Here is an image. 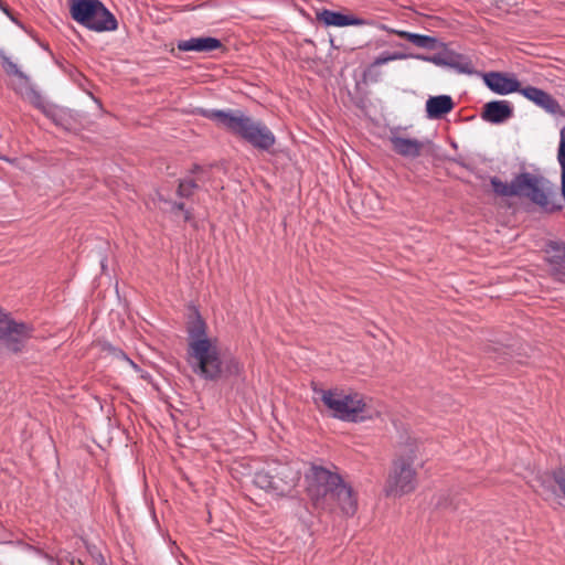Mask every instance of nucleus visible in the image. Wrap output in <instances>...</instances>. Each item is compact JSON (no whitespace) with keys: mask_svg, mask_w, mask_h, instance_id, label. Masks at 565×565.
Returning a JSON list of instances; mask_svg holds the SVG:
<instances>
[{"mask_svg":"<svg viewBox=\"0 0 565 565\" xmlns=\"http://www.w3.org/2000/svg\"><path fill=\"white\" fill-rule=\"evenodd\" d=\"M241 370V366H239V363L237 361H231L230 365H228V371L230 373L232 374H237Z\"/></svg>","mask_w":565,"mask_h":565,"instance_id":"c85d7f7f","label":"nucleus"},{"mask_svg":"<svg viewBox=\"0 0 565 565\" xmlns=\"http://www.w3.org/2000/svg\"><path fill=\"white\" fill-rule=\"evenodd\" d=\"M205 177V170L201 167L195 164L193 169L191 170V174L188 177H184L179 182V196H190L193 194V192L199 188V183L204 181Z\"/></svg>","mask_w":565,"mask_h":565,"instance_id":"6ab92c4d","label":"nucleus"},{"mask_svg":"<svg viewBox=\"0 0 565 565\" xmlns=\"http://www.w3.org/2000/svg\"><path fill=\"white\" fill-rule=\"evenodd\" d=\"M300 479L297 463L270 460L254 476V483L268 492L279 495L289 493Z\"/></svg>","mask_w":565,"mask_h":565,"instance_id":"39448f33","label":"nucleus"},{"mask_svg":"<svg viewBox=\"0 0 565 565\" xmlns=\"http://www.w3.org/2000/svg\"><path fill=\"white\" fill-rule=\"evenodd\" d=\"M124 361L127 362L135 372H139V365L137 363H135L129 356H128V360H124Z\"/></svg>","mask_w":565,"mask_h":565,"instance_id":"7c9ffc66","label":"nucleus"},{"mask_svg":"<svg viewBox=\"0 0 565 565\" xmlns=\"http://www.w3.org/2000/svg\"><path fill=\"white\" fill-rule=\"evenodd\" d=\"M44 116L47 117L55 126L61 127L66 131H75L79 124L76 113L55 104L45 109Z\"/></svg>","mask_w":565,"mask_h":565,"instance_id":"ddd939ff","label":"nucleus"},{"mask_svg":"<svg viewBox=\"0 0 565 565\" xmlns=\"http://www.w3.org/2000/svg\"><path fill=\"white\" fill-rule=\"evenodd\" d=\"M191 218L189 211L184 212V220L189 221Z\"/></svg>","mask_w":565,"mask_h":565,"instance_id":"473e14b6","label":"nucleus"},{"mask_svg":"<svg viewBox=\"0 0 565 565\" xmlns=\"http://www.w3.org/2000/svg\"><path fill=\"white\" fill-rule=\"evenodd\" d=\"M100 266H102V268H105L104 260L100 262Z\"/></svg>","mask_w":565,"mask_h":565,"instance_id":"c9c22d12","label":"nucleus"},{"mask_svg":"<svg viewBox=\"0 0 565 565\" xmlns=\"http://www.w3.org/2000/svg\"><path fill=\"white\" fill-rule=\"evenodd\" d=\"M0 60L1 66L8 75H14L19 78L23 79L25 83H29V76L24 74L18 66L17 63L11 61V58L4 53L3 50L0 51Z\"/></svg>","mask_w":565,"mask_h":565,"instance_id":"5701e85b","label":"nucleus"},{"mask_svg":"<svg viewBox=\"0 0 565 565\" xmlns=\"http://www.w3.org/2000/svg\"><path fill=\"white\" fill-rule=\"evenodd\" d=\"M319 20L326 25L332 26H348V25H363L364 21L353 15H347L341 12L331 10H323L319 13Z\"/></svg>","mask_w":565,"mask_h":565,"instance_id":"a211bd4d","label":"nucleus"},{"mask_svg":"<svg viewBox=\"0 0 565 565\" xmlns=\"http://www.w3.org/2000/svg\"><path fill=\"white\" fill-rule=\"evenodd\" d=\"M29 324L10 319L0 331V341L12 352L22 350L24 342L31 335Z\"/></svg>","mask_w":565,"mask_h":565,"instance_id":"1a4fd4ad","label":"nucleus"},{"mask_svg":"<svg viewBox=\"0 0 565 565\" xmlns=\"http://www.w3.org/2000/svg\"><path fill=\"white\" fill-rule=\"evenodd\" d=\"M405 57L404 54H398V53H393V54H390V53H383L381 54L380 56H377L374 62L371 64V66L369 67V72H372L375 67L377 66H381L383 64H386L391 61H395V60H399V58H403Z\"/></svg>","mask_w":565,"mask_h":565,"instance_id":"b1692460","label":"nucleus"},{"mask_svg":"<svg viewBox=\"0 0 565 565\" xmlns=\"http://www.w3.org/2000/svg\"><path fill=\"white\" fill-rule=\"evenodd\" d=\"M424 61L433 62L438 66H449L455 68L461 73H470L471 72V62L465 57L463 55L454 53V52H443L438 53L431 57H422Z\"/></svg>","mask_w":565,"mask_h":565,"instance_id":"2eb2a0df","label":"nucleus"},{"mask_svg":"<svg viewBox=\"0 0 565 565\" xmlns=\"http://www.w3.org/2000/svg\"><path fill=\"white\" fill-rule=\"evenodd\" d=\"M493 192L500 196H524L547 212H554L561 206L552 200V192L544 185V180L529 172L520 173L511 183L501 181L498 177L490 180Z\"/></svg>","mask_w":565,"mask_h":565,"instance_id":"20e7f679","label":"nucleus"},{"mask_svg":"<svg viewBox=\"0 0 565 565\" xmlns=\"http://www.w3.org/2000/svg\"><path fill=\"white\" fill-rule=\"evenodd\" d=\"M557 161L561 166L562 172H565V127L559 134V146L557 151Z\"/></svg>","mask_w":565,"mask_h":565,"instance_id":"a878e982","label":"nucleus"},{"mask_svg":"<svg viewBox=\"0 0 565 565\" xmlns=\"http://www.w3.org/2000/svg\"><path fill=\"white\" fill-rule=\"evenodd\" d=\"M25 92L23 96L39 110L45 115V109L50 108L53 104L47 102L43 95L29 82L25 83Z\"/></svg>","mask_w":565,"mask_h":565,"instance_id":"4be33fe9","label":"nucleus"},{"mask_svg":"<svg viewBox=\"0 0 565 565\" xmlns=\"http://www.w3.org/2000/svg\"><path fill=\"white\" fill-rule=\"evenodd\" d=\"M390 142L395 153L408 159L418 158L422 156L424 149L426 148L425 141L415 138L403 137L399 135L391 136Z\"/></svg>","mask_w":565,"mask_h":565,"instance_id":"f8f14e48","label":"nucleus"},{"mask_svg":"<svg viewBox=\"0 0 565 565\" xmlns=\"http://www.w3.org/2000/svg\"><path fill=\"white\" fill-rule=\"evenodd\" d=\"M455 103L449 95L430 96L426 100V116L429 119H439L450 113Z\"/></svg>","mask_w":565,"mask_h":565,"instance_id":"dca6fc26","label":"nucleus"},{"mask_svg":"<svg viewBox=\"0 0 565 565\" xmlns=\"http://www.w3.org/2000/svg\"><path fill=\"white\" fill-rule=\"evenodd\" d=\"M201 114L257 150L269 151L276 143L274 132L264 121L242 110L203 109Z\"/></svg>","mask_w":565,"mask_h":565,"instance_id":"7ed1b4c3","label":"nucleus"},{"mask_svg":"<svg viewBox=\"0 0 565 565\" xmlns=\"http://www.w3.org/2000/svg\"><path fill=\"white\" fill-rule=\"evenodd\" d=\"M315 393L335 418L359 422L366 417V404L358 393L347 394L339 390L322 388H315Z\"/></svg>","mask_w":565,"mask_h":565,"instance_id":"0eeeda50","label":"nucleus"},{"mask_svg":"<svg viewBox=\"0 0 565 565\" xmlns=\"http://www.w3.org/2000/svg\"><path fill=\"white\" fill-rule=\"evenodd\" d=\"M222 45V42L216 38H191L190 40L179 41V51L207 53L221 49Z\"/></svg>","mask_w":565,"mask_h":565,"instance_id":"f3484780","label":"nucleus"},{"mask_svg":"<svg viewBox=\"0 0 565 565\" xmlns=\"http://www.w3.org/2000/svg\"><path fill=\"white\" fill-rule=\"evenodd\" d=\"M537 481L540 482L541 487L545 488V483L541 478H539Z\"/></svg>","mask_w":565,"mask_h":565,"instance_id":"72a5a7b5","label":"nucleus"},{"mask_svg":"<svg viewBox=\"0 0 565 565\" xmlns=\"http://www.w3.org/2000/svg\"><path fill=\"white\" fill-rule=\"evenodd\" d=\"M553 480L562 495L565 498V466L553 471Z\"/></svg>","mask_w":565,"mask_h":565,"instance_id":"393cba45","label":"nucleus"},{"mask_svg":"<svg viewBox=\"0 0 565 565\" xmlns=\"http://www.w3.org/2000/svg\"><path fill=\"white\" fill-rule=\"evenodd\" d=\"M546 260L558 273H565V244L550 242L545 249Z\"/></svg>","mask_w":565,"mask_h":565,"instance_id":"aec40b11","label":"nucleus"},{"mask_svg":"<svg viewBox=\"0 0 565 565\" xmlns=\"http://www.w3.org/2000/svg\"><path fill=\"white\" fill-rule=\"evenodd\" d=\"M307 493L316 509L334 511L337 508L345 515H353L358 501L353 489L331 470L312 465L306 472Z\"/></svg>","mask_w":565,"mask_h":565,"instance_id":"f03ea898","label":"nucleus"},{"mask_svg":"<svg viewBox=\"0 0 565 565\" xmlns=\"http://www.w3.org/2000/svg\"><path fill=\"white\" fill-rule=\"evenodd\" d=\"M520 94L548 114L563 115L564 113L558 102L541 88L534 86L522 87Z\"/></svg>","mask_w":565,"mask_h":565,"instance_id":"9b49d317","label":"nucleus"},{"mask_svg":"<svg viewBox=\"0 0 565 565\" xmlns=\"http://www.w3.org/2000/svg\"><path fill=\"white\" fill-rule=\"evenodd\" d=\"M87 551L97 565H109L103 553L95 545H87Z\"/></svg>","mask_w":565,"mask_h":565,"instance_id":"cd10ccee","label":"nucleus"},{"mask_svg":"<svg viewBox=\"0 0 565 565\" xmlns=\"http://www.w3.org/2000/svg\"><path fill=\"white\" fill-rule=\"evenodd\" d=\"M70 13L75 22L90 31L102 33L118 28L116 17L100 0H70Z\"/></svg>","mask_w":565,"mask_h":565,"instance_id":"423d86ee","label":"nucleus"},{"mask_svg":"<svg viewBox=\"0 0 565 565\" xmlns=\"http://www.w3.org/2000/svg\"><path fill=\"white\" fill-rule=\"evenodd\" d=\"M184 319L190 366L195 374L216 380L222 373L217 340L207 335V324L195 306L186 307Z\"/></svg>","mask_w":565,"mask_h":565,"instance_id":"f257e3e1","label":"nucleus"},{"mask_svg":"<svg viewBox=\"0 0 565 565\" xmlns=\"http://www.w3.org/2000/svg\"><path fill=\"white\" fill-rule=\"evenodd\" d=\"M483 82L487 87L495 94L508 95L520 93L521 83L514 75L501 72H489L483 75Z\"/></svg>","mask_w":565,"mask_h":565,"instance_id":"9d476101","label":"nucleus"},{"mask_svg":"<svg viewBox=\"0 0 565 565\" xmlns=\"http://www.w3.org/2000/svg\"><path fill=\"white\" fill-rule=\"evenodd\" d=\"M138 374V376L145 381H148L150 382L151 380V374L145 370H142L140 366H139V372H136Z\"/></svg>","mask_w":565,"mask_h":565,"instance_id":"c756f323","label":"nucleus"},{"mask_svg":"<svg viewBox=\"0 0 565 565\" xmlns=\"http://www.w3.org/2000/svg\"><path fill=\"white\" fill-rule=\"evenodd\" d=\"M179 211L183 210V206L181 204L178 205Z\"/></svg>","mask_w":565,"mask_h":565,"instance_id":"f704fd0d","label":"nucleus"},{"mask_svg":"<svg viewBox=\"0 0 565 565\" xmlns=\"http://www.w3.org/2000/svg\"><path fill=\"white\" fill-rule=\"evenodd\" d=\"M415 456H401L393 461L384 492L386 497H402L413 492L417 486L416 471L413 467Z\"/></svg>","mask_w":565,"mask_h":565,"instance_id":"6e6552de","label":"nucleus"},{"mask_svg":"<svg viewBox=\"0 0 565 565\" xmlns=\"http://www.w3.org/2000/svg\"><path fill=\"white\" fill-rule=\"evenodd\" d=\"M513 115V108L508 100H492L483 106L481 117L491 124H502Z\"/></svg>","mask_w":565,"mask_h":565,"instance_id":"4468645a","label":"nucleus"},{"mask_svg":"<svg viewBox=\"0 0 565 565\" xmlns=\"http://www.w3.org/2000/svg\"><path fill=\"white\" fill-rule=\"evenodd\" d=\"M437 507H443V508H447L448 507V503L445 501L443 502L441 501V497L438 499L437 503H436Z\"/></svg>","mask_w":565,"mask_h":565,"instance_id":"2f4dec72","label":"nucleus"},{"mask_svg":"<svg viewBox=\"0 0 565 565\" xmlns=\"http://www.w3.org/2000/svg\"><path fill=\"white\" fill-rule=\"evenodd\" d=\"M391 32L398 35L402 39H406L407 41H409L411 43L418 47L434 49L436 44V39L428 35L398 30H392Z\"/></svg>","mask_w":565,"mask_h":565,"instance_id":"412c9836","label":"nucleus"},{"mask_svg":"<svg viewBox=\"0 0 565 565\" xmlns=\"http://www.w3.org/2000/svg\"><path fill=\"white\" fill-rule=\"evenodd\" d=\"M103 350L108 354L113 355L115 359L122 361L128 360V355L126 354V352L122 351L120 348L113 345L111 343H105L103 345Z\"/></svg>","mask_w":565,"mask_h":565,"instance_id":"bb28decb","label":"nucleus"}]
</instances>
